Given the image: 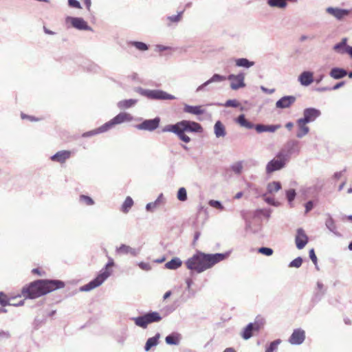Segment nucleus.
<instances>
[{
    "label": "nucleus",
    "instance_id": "46",
    "mask_svg": "<svg viewBox=\"0 0 352 352\" xmlns=\"http://www.w3.org/2000/svg\"><path fill=\"white\" fill-rule=\"evenodd\" d=\"M208 204H209L210 206H211L212 208H214L216 209H218L219 210H224V206H223L221 202L218 201V200L210 199L208 201Z\"/></svg>",
    "mask_w": 352,
    "mask_h": 352
},
{
    "label": "nucleus",
    "instance_id": "47",
    "mask_svg": "<svg viewBox=\"0 0 352 352\" xmlns=\"http://www.w3.org/2000/svg\"><path fill=\"white\" fill-rule=\"evenodd\" d=\"M11 304V300L8 298L6 295L3 292H0V305L3 307L10 305Z\"/></svg>",
    "mask_w": 352,
    "mask_h": 352
},
{
    "label": "nucleus",
    "instance_id": "31",
    "mask_svg": "<svg viewBox=\"0 0 352 352\" xmlns=\"http://www.w3.org/2000/svg\"><path fill=\"white\" fill-rule=\"evenodd\" d=\"M160 338V334L159 333H156L153 337L149 338L146 342L144 350L148 351L152 347L157 346Z\"/></svg>",
    "mask_w": 352,
    "mask_h": 352
},
{
    "label": "nucleus",
    "instance_id": "52",
    "mask_svg": "<svg viewBox=\"0 0 352 352\" xmlns=\"http://www.w3.org/2000/svg\"><path fill=\"white\" fill-rule=\"evenodd\" d=\"M182 14H183V11H181V12H178V14L176 15L168 16L167 17V19L169 20L172 23H177L181 20Z\"/></svg>",
    "mask_w": 352,
    "mask_h": 352
},
{
    "label": "nucleus",
    "instance_id": "49",
    "mask_svg": "<svg viewBox=\"0 0 352 352\" xmlns=\"http://www.w3.org/2000/svg\"><path fill=\"white\" fill-rule=\"evenodd\" d=\"M302 257L298 256L297 258H296L295 259H294L289 263V267L298 268L302 265Z\"/></svg>",
    "mask_w": 352,
    "mask_h": 352
},
{
    "label": "nucleus",
    "instance_id": "63",
    "mask_svg": "<svg viewBox=\"0 0 352 352\" xmlns=\"http://www.w3.org/2000/svg\"><path fill=\"white\" fill-rule=\"evenodd\" d=\"M21 117L22 119H28L30 121H37L38 120L37 118H34L33 116H28V115L24 114V113H21Z\"/></svg>",
    "mask_w": 352,
    "mask_h": 352
},
{
    "label": "nucleus",
    "instance_id": "17",
    "mask_svg": "<svg viewBox=\"0 0 352 352\" xmlns=\"http://www.w3.org/2000/svg\"><path fill=\"white\" fill-rule=\"evenodd\" d=\"M285 164L277 157L270 160L266 165V173L271 174L274 171L283 168Z\"/></svg>",
    "mask_w": 352,
    "mask_h": 352
},
{
    "label": "nucleus",
    "instance_id": "35",
    "mask_svg": "<svg viewBox=\"0 0 352 352\" xmlns=\"http://www.w3.org/2000/svg\"><path fill=\"white\" fill-rule=\"evenodd\" d=\"M276 157L283 162V163L286 165V164L289 161L291 156L287 153V151L283 147L276 154Z\"/></svg>",
    "mask_w": 352,
    "mask_h": 352
},
{
    "label": "nucleus",
    "instance_id": "45",
    "mask_svg": "<svg viewBox=\"0 0 352 352\" xmlns=\"http://www.w3.org/2000/svg\"><path fill=\"white\" fill-rule=\"evenodd\" d=\"M79 201L85 203L87 206H93L95 204L94 199L91 197L85 195H81L80 196Z\"/></svg>",
    "mask_w": 352,
    "mask_h": 352
},
{
    "label": "nucleus",
    "instance_id": "53",
    "mask_svg": "<svg viewBox=\"0 0 352 352\" xmlns=\"http://www.w3.org/2000/svg\"><path fill=\"white\" fill-rule=\"evenodd\" d=\"M309 258L312 261V262L314 263V265L316 266V268L317 270H319V268L318 267V264H317L318 259H317V256H316V255L315 254L314 249H313V248L309 250Z\"/></svg>",
    "mask_w": 352,
    "mask_h": 352
},
{
    "label": "nucleus",
    "instance_id": "56",
    "mask_svg": "<svg viewBox=\"0 0 352 352\" xmlns=\"http://www.w3.org/2000/svg\"><path fill=\"white\" fill-rule=\"evenodd\" d=\"M280 127V124L266 125V132L274 133Z\"/></svg>",
    "mask_w": 352,
    "mask_h": 352
},
{
    "label": "nucleus",
    "instance_id": "5",
    "mask_svg": "<svg viewBox=\"0 0 352 352\" xmlns=\"http://www.w3.org/2000/svg\"><path fill=\"white\" fill-rule=\"evenodd\" d=\"M133 91L142 96L152 100H172L176 98L162 89H148L141 87H136Z\"/></svg>",
    "mask_w": 352,
    "mask_h": 352
},
{
    "label": "nucleus",
    "instance_id": "3",
    "mask_svg": "<svg viewBox=\"0 0 352 352\" xmlns=\"http://www.w3.org/2000/svg\"><path fill=\"white\" fill-rule=\"evenodd\" d=\"M162 131V132L173 133L177 135L179 140L185 143H188L190 142V138L185 133H201L203 128L198 122L183 120L174 124L166 125Z\"/></svg>",
    "mask_w": 352,
    "mask_h": 352
},
{
    "label": "nucleus",
    "instance_id": "61",
    "mask_svg": "<svg viewBox=\"0 0 352 352\" xmlns=\"http://www.w3.org/2000/svg\"><path fill=\"white\" fill-rule=\"evenodd\" d=\"M261 89L263 92L265 93V94H273L274 91H275V89H267L264 86H261Z\"/></svg>",
    "mask_w": 352,
    "mask_h": 352
},
{
    "label": "nucleus",
    "instance_id": "30",
    "mask_svg": "<svg viewBox=\"0 0 352 352\" xmlns=\"http://www.w3.org/2000/svg\"><path fill=\"white\" fill-rule=\"evenodd\" d=\"M180 340L181 335L178 333H172L165 338L166 343L169 345H178Z\"/></svg>",
    "mask_w": 352,
    "mask_h": 352
},
{
    "label": "nucleus",
    "instance_id": "1",
    "mask_svg": "<svg viewBox=\"0 0 352 352\" xmlns=\"http://www.w3.org/2000/svg\"><path fill=\"white\" fill-rule=\"evenodd\" d=\"M64 287L65 283L62 280L38 279L23 286L21 296L26 299H34Z\"/></svg>",
    "mask_w": 352,
    "mask_h": 352
},
{
    "label": "nucleus",
    "instance_id": "13",
    "mask_svg": "<svg viewBox=\"0 0 352 352\" xmlns=\"http://www.w3.org/2000/svg\"><path fill=\"white\" fill-rule=\"evenodd\" d=\"M326 12L335 17L338 21H342L345 17L351 13L350 10L342 9L340 8L328 7Z\"/></svg>",
    "mask_w": 352,
    "mask_h": 352
},
{
    "label": "nucleus",
    "instance_id": "51",
    "mask_svg": "<svg viewBox=\"0 0 352 352\" xmlns=\"http://www.w3.org/2000/svg\"><path fill=\"white\" fill-rule=\"evenodd\" d=\"M239 105H240V103L235 99L228 100L224 104V107H226L236 108V107H239Z\"/></svg>",
    "mask_w": 352,
    "mask_h": 352
},
{
    "label": "nucleus",
    "instance_id": "7",
    "mask_svg": "<svg viewBox=\"0 0 352 352\" xmlns=\"http://www.w3.org/2000/svg\"><path fill=\"white\" fill-rule=\"evenodd\" d=\"M265 320L258 316L256 317L254 322L249 323L243 330L241 337L244 340L250 339L254 331H259L265 324Z\"/></svg>",
    "mask_w": 352,
    "mask_h": 352
},
{
    "label": "nucleus",
    "instance_id": "48",
    "mask_svg": "<svg viewBox=\"0 0 352 352\" xmlns=\"http://www.w3.org/2000/svg\"><path fill=\"white\" fill-rule=\"evenodd\" d=\"M258 252L263 255L270 256L273 254L274 250L271 248L261 247L258 249Z\"/></svg>",
    "mask_w": 352,
    "mask_h": 352
},
{
    "label": "nucleus",
    "instance_id": "14",
    "mask_svg": "<svg viewBox=\"0 0 352 352\" xmlns=\"http://www.w3.org/2000/svg\"><path fill=\"white\" fill-rule=\"evenodd\" d=\"M305 340V331L299 328L294 330L289 338V342L292 345H300Z\"/></svg>",
    "mask_w": 352,
    "mask_h": 352
},
{
    "label": "nucleus",
    "instance_id": "8",
    "mask_svg": "<svg viewBox=\"0 0 352 352\" xmlns=\"http://www.w3.org/2000/svg\"><path fill=\"white\" fill-rule=\"evenodd\" d=\"M108 278V274L105 272L99 273L98 276L87 284L80 287L81 292H89L101 285Z\"/></svg>",
    "mask_w": 352,
    "mask_h": 352
},
{
    "label": "nucleus",
    "instance_id": "43",
    "mask_svg": "<svg viewBox=\"0 0 352 352\" xmlns=\"http://www.w3.org/2000/svg\"><path fill=\"white\" fill-rule=\"evenodd\" d=\"M230 168H231V170L235 174L239 175L241 173L242 170H243V162L242 161L237 162L233 164Z\"/></svg>",
    "mask_w": 352,
    "mask_h": 352
},
{
    "label": "nucleus",
    "instance_id": "57",
    "mask_svg": "<svg viewBox=\"0 0 352 352\" xmlns=\"http://www.w3.org/2000/svg\"><path fill=\"white\" fill-rule=\"evenodd\" d=\"M254 129H255L256 132L258 133L266 132V125H265V124H256V125H254Z\"/></svg>",
    "mask_w": 352,
    "mask_h": 352
},
{
    "label": "nucleus",
    "instance_id": "12",
    "mask_svg": "<svg viewBox=\"0 0 352 352\" xmlns=\"http://www.w3.org/2000/svg\"><path fill=\"white\" fill-rule=\"evenodd\" d=\"M140 248H132L126 244H121L116 248V254L120 256L131 255L135 257L140 254Z\"/></svg>",
    "mask_w": 352,
    "mask_h": 352
},
{
    "label": "nucleus",
    "instance_id": "27",
    "mask_svg": "<svg viewBox=\"0 0 352 352\" xmlns=\"http://www.w3.org/2000/svg\"><path fill=\"white\" fill-rule=\"evenodd\" d=\"M327 219L325 221V226L327 228L336 236H340L341 234L337 231V226L334 219L332 218L330 214H327Z\"/></svg>",
    "mask_w": 352,
    "mask_h": 352
},
{
    "label": "nucleus",
    "instance_id": "59",
    "mask_svg": "<svg viewBox=\"0 0 352 352\" xmlns=\"http://www.w3.org/2000/svg\"><path fill=\"white\" fill-rule=\"evenodd\" d=\"M314 206V201L311 200L308 201L305 205V214H307L309 212H310Z\"/></svg>",
    "mask_w": 352,
    "mask_h": 352
},
{
    "label": "nucleus",
    "instance_id": "58",
    "mask_svg": "<svg viewBox=\"0 0 352 352\" xmlns=\"http://www.w3.org/2000/svg\"><path fill=\"white\" fill-rule=\"evenodd\" d=\"M68 5L71 8H81L80 3L77 0H68Z\"/></svg>",
    "mask_w": 352,
    "mask_h": 352
},
{
    "label": "nucleus",
    "instance_id": "36",
    "mask_svg": "<svg viewBox=\"0 0 352 352\" xmlns=\"http://www.w3.org/2000/svg\"><path fill=\"white\" fill-rule=\"evenodd\" d=\"M267 3L270 7L278 8H285L287 6L285 0H267Z\"/></svg>",
    "mask_w": 352,
    "mask_h": 352
},
{
    "label": "nucleus",
    "instance_id": "60",
    "mask_svg": "<svg viewBox=\"0 0 352 352\" xmlns=\"http://www.w3.org/2000/svg\"><path fill=\"white\" fill-rule=\"evenodd\" d=\"M265 201L268 204L274 206H277L278 205V204L276 201H275L274 199L272 197H266L265 199Z\"/></svg>",
    "mask_w": 352,
    "mask_h": 352
},
{
    "label": "nucleus",
    "instance_id": "42",
    "mask_svg": "<svg viewBox=\"0 0 352 352\" xmlns=\"http://www.w3.org/2000/svg\"><path fill=\"white\" fill-rule=\"evenodd\" d=\"M280 342L281 340L280 339H277L270 342V345L266 348L265 352H274L276 351Z\"/></svg>",
    "mask_w": 352,
    "mask_h": 352
},
{
    "label": "nucleus",
    "instance_id": "54",
    "mask_svg": "<svg viewBox=\"0 0 352 352\" xmlns=\"http://www.w3.org/2000/svg\"><path fill=\"white\" fill-rule=\"evenodd\" d=\"M346 43H347V38H343L342 39V41L338 43H336L334 46H333V50H338L344 47H346Z\"/></svg>",
    "mask_w": 352,
    "mask_h": 352
},
{
    "label": "nucleus",
    "instance_id": "29",
    "mask_svg": "<svg viewBox=\"0 0 352 352\" xmlns=\"http://www.w3.org/2000/svg\"><path fill=\"white\" fill-rule=\"evenodd\" d=\"M235 122L239 124L241 126L244 127L247 129H252L254 127V124L251 122L248 121L244 114L239 115L235 120Z\"/></svg>",
    "mask_w": 352,
    "mask_h": 352
},
{
    "label": "nucleus",
    "instance_id": "23",
    "mask_svg": "<svg viewBox=\"0 0 352 352\" xmlns=\"http://www.w3.org/2000/svg\"><path fill=\"white\" fill-rule=\"evenodd\" d=\"M298 131L296 133V137L298 138H302L305 136L309 132V127L307 126V123L298 119L296 121Z\"/></svg>",
    "mask_w": 352,
    "mask_h": 352
},
{
    "label": "nucleus",
    "instance_id": "15",
    "mask_svg": "<svg viewBox=\"0 0 352 352\" xmlns=\"http://www.w3.org/2000/svg\"><path fill=\"white\" fill-rule=\"evenodd\" d=\"M309 241L308 236L306 234L305 230L302 228H299L296 230L295 236V243L296 248L298 250H302L305 247Z\"/></svg>",
    "mask_w": 352,
    "mask_h": 352
},
{
    "label": "nucleus",
    "instance_id": "4",
    "mask_svg": "<svg viewBox=\"0 0 352 352\" xmlns=\"http://www.w3.org/2000/svg\"><path fill=\"white\" fill-rule=\"evenodd\" d=\"M226 79L231 81L230 87L233 90H237L245 87V84L244 82L245 74L242 72L239 73L236 75L230 74L227 78L225 76L214 74L210 78L197 87L196 92L212 90L213 87L210 86V85L212 83L221 82Z\"/></svg>",
    "mask_w": 352,
    "mask_h": 352
},
{
    "label": "nucleus",
    "instance_id": "62",
    "mask_svg": "<svg viewBox=\"0 0 352 352\" xmlns=\"http://www.w3.org/2000/svg\"><path fill=\"white\" fill-rule=\"evenodd\" d=\"M344 84H345L344 81L339 82L336 83L333 87H331V90H337V89H340V87H342V86H344Z\"/></svg>",
    "mask_w": 352,
    "mask_h": 352
},
{
    "label": "nucleus",
    "instance_id": "64",
    "mask_svg": "<svg viewBox=\"0 0 352 352\" xmlns=\"http://www.w3.org/2000/svg\"><path fill=\"white\" fill-rule=\"evenodd\" d=\"M32 272L34 274H37L40 276H42L45 274V272H42L38 268H34L32 270Z\"/></svg>",
    "mask_w": 352,
    "mask_h": 352
},
{
    "label": "nucleus",
    "instance_id": "10",
    "mask_svg": "<svg viewBox=\"0 0 352 352\" xmlns=\"http://www.w3.org/2000/svg\"><path fill=\"white\" fill-rule=\"evenodd\" d=\"M321 111L314 107L305 108L302 111L303 116L299 120L309 124L314 122L321 116Z\"/></svg>",
    "mask_w": 352,
    "mask_h": 352
},
{
    "label": "nucleus",
    "instance_id": "50",
    "mask_svg": "<svg viewBox=\"0 0 352 352\" xmlns=\"http://www.w3.org/2000/svg\"><path fill=\"white\" fill-rule=\"evenodd\" d=\"M296 192L294 189H289L286 192V197L289 203L293 201L296 197Z\"/></svg>",
    "mask_w": 352,
    "mask_h": 352
},
{
    "label": "nucleus",
    "instance_id": "9",
    "mask_svg": "<svg viewBox=\"0 0 352 352\" xmlns=\"http://www.w3.org/2000/svg\"><path fill=\"white\" fill-rule=\"evenodd\" d=\"M133 116L126 112H120L109 122L104 123L107 131L111 129L116 124H120L125 122H131Z\"/></svg>",
    "mask_w": 352,
    "mask_h": 352
},
{
    "label": "nucleus",
    "instance_id": "41",
    "mask_svg": "<svg viewBox=\"0 0 352 352\" xmlns=\"http://www.w3.org/2000/svg\"><path fill=\"white\" fill-rule=\"evenodd\" d=\"M177 198L180 201H186L188 199L187 191L184 187H181L179 188L177 193Z\"/></svg>",
    "mask_w": 352,
    "mask_h": 352
},
{
    "label": "nucleus",
    "instance_id": "34",
    "mask_svg": "<svg viewBox=\"0 0 352 352\" xmlns=\"http://www.w3.org/2000/svg\"><path fill=\"white\" fill-rule=\"evenodd\" d=\"M107 131L104 124L100 126V127L95 129L94 130H91L89 131L83 133L82 135V137L83 138H89L96 135H98L99 133H104Z\"/></svg>",
    "mask_w": 352,
    "mask_h": 352
},
{
    "label": "nucleus",
    "instance_id": "38",
    "mask_svg": "<svg viewBox=\"0 0 352 352\" xmlns=\"http://www.w3.org/2000/svg\"><path fill=\"white\" fill-rule=\"evenodd\" d=\"M133 201L132 198L131 197H127L122 205L121 210L124 213H127L129 211V210L131 209V208L133 206Z\"/></svg>",
    "mask_w": 352,
    "mask_h": 352
},
{
    "label": "nucleus",
    "instance_id": "6",
    "mask_svg": "<svg viewBox=\"0 0 352 352\" xmlns=\"http://www.w3.org/2000/svg\"><path fill=\"white\" fill-rule=\"evenodd\" d=\"M162 317L157 311H148L144 314L132 318L136 326L146 329L148 324L161 321Z\"/></svg>",
    "mask_w": 352,
    "mask_h": 352
},
{
    "label": "nucleus",
    "instance_id": "11",
    "mask_svg": "<svg viewBox=\"0 0 352 352\" xmlns=\"http://www.w3.org/2000/svg\"><path fill=\"white\" fill-rule=\"evenodd\" d=\"M160 118L155 117L153 119H148L143 120L140 124L135 126L138 130H144L148 131H153L159 127Z\"/></svg>",
    "mask_w": 352,
    "mask_h": 352
},
{
    "label": "nucleus",
    "instance_id": "40",
    "mask_svg": "<svg viewBox=\"0 0 352 352\" xmlns=\"http://www.w3.org/2000/svg\"><path fill=\"white\" fill-rule=\"evenodd\" d=\"M129 44L140 51H146L148 49V45L141 41H131Z\"/></svg>",
    "mask_w": 352,
    "mask_h": 352
},
{
    "label": "nucleus",
    "instance_id": "18",
    "mask_svg": "<svg viewBox=\"0 0 352 352\" xmlns=\"http://www.w3.org/2000/svg\"><path fill=\"white\" fill-rule=\"evenodd\" d=\"M296 100L294 96H285L280 98L276 102V107L278 109H286L290 107Z\"/></svg>",
    "mask_w": 352,
    "mask_h": 352
},
{
    "label": "nucleus",
    "instance_id": "37",
    "mask_svg": "<svg viewBox=\"0 0 352 352\" xmlns=\"http://www.w3.org/2000/svg\"><path fill=\"white\" fill-rule=\"evenodd\" d=\"M281 189V184L280 182H272L267 184V190L269 193L278 192Z\"/></svg>",
    "mask_w": 352,
    "mask_h": 352
},
{
    "label": "nucleus",
    "instance_id": "28",
    "mask_svg": "<svg viewBox=\"0 0 352 352\" xmlns=\"http://www.w3.org/2000/svg\"><path fill=\"white\" fill-rule=\"evenodd\" d=\"M138 100L130 98L120 100L118 102L117 106L120 109H126L136 105Z\"/></svg>",
    "mask_w": 352,
    "mask_h": 352
},
{
    "label": "nucleus",
    "instance_id": "22",
    "mask_svg": "<svg viewBox=\"0 0 352 352\" xmlns=\"http://www.w3.org/2000/svg\"><path fill=\"white\" fill-rule=\"evenodd\" d=\"M166 199L162 193H160L156 200L153 202L148 203L146 206V210L149 212H153L155 208L164 205Z\"/></svg>",
    "mask_w": 352,
    "mask_h": 352
},
{
    "label": "nucleus",
    "instance_id": "33",
    "mask_svg": "<svg viewBox=\"0 0 352 352\" xmlns=\"http://www.w3.org/2000/svg\"><path fill=\"white\" fill-rule=\"evenodd\" d=\"M182 265L181 259L178 257L173 258L170 261L165 264V267L169 270H177Z\"/></svg>",
    "mask_w": 352,
    "mask_h": 352
},
{
    "label": "nucleus",
    "instance_id": "55",
    "mask_svg": "<svg viewBox=\"0 0 352 352\" xmlns=\"http://www.w3.org/2000/svg\"><path fill=\"white\" fill-rule=\"evenodd\" d=\"M139 267L144 271H150L151 270V265L148 263L139 262L138 263Z\"/></svg>",
    "mask_w": 352,
    "mask_h": 352
},
{
    "label": "nucleus",
    "instance_id": "44",
    "mask_svg": "<svg viewBox=\"0 0 352 352\" xmlns=\"http://www.w3.org/2000/svg\"><path fill=\"white\" fill-rule=\"evenodd\" d=\"M114 265V261L113 259L110 258L108 263L105 265V266L100 271L99 273L105 272L106 274H108V278L111 274V270H109V267H113Z\"/></svg>",
    "mask_w": 352,
    "mask_h": 352
},
{
    "label": "nucleus",
    "instance_id": "32",
    "mask_svg": "<svg viewBox=\"0 0 352 352\" xmlns=\"http://www.w3.org/2000/svg\"><path fill=\"white\" fill-rule=\"evenodd\" d=\"M235 65L239 67L248 69L254 65V62L245 58H240L235 60Z\"/></svg>",
    "mask_w": 352,
    "mask_h": 352
},
{
    "label": "nucleus",
    "instance_id": "25",
    "mask_svg": "<svg viewBox=\"0 0 352 352\" xmlns=\"http://www.w3.org/2000/svg\"><path fill=\"white\" fill-rule=\"evenodd\" d=\"M329 76L335 80H339L347 76V72L343 68L333 67L329 72Z\"/></svg>",
    "mask_w": 352,
    "mask_h": 352
},
{
    "label": "nucleus",
    "instance_id": "20",
    "mask_svg": "<svg viewBox=\"0 0 352 352\" xmlns=\"http://www.w3.org/2000/svg\"><path fill=\"white\" fill-rule=\"evenodd\" d=\"M72 152L70 151L63 150L58 151L56 153L51 156L50 159L53 162L63 164L70 158Z\"/></svg>",
    "mask_w": 352,
    "mask_h": 352
},
{
    "label": "nucleus",
    "instance_id": "19",
    "mask_svg": "<svg viewBox=\"0 0 352 352\" xmlns=\"http://www.w3.org/2000/svg\"><path fill=\"white\" fill-rule=\"evenodd\" d=\"M283 147L291 157L293 155H298L300 153L299 142L298 140H289L286 142Z\"/></svg>",
    "mask_w": 352,
    "mask_h": 352
},
{
    "label": "nucleus",
    "instance_id": "21",
    "mask_svg": "<svg viewBox=\"0 0 352 352\" xmlns=\"http://www.w3.org/2000/svg\"><path fill=\"white\" fill-rule=\"evenodd\" d=\"M298 80L301 85L307 87L314 81V73L310 71H305L299 75Z\"/></svg>",
    "mask_w": 352,
    "mask_h": 352
},
{
    "label": "nucleus",
    "instance_id": "26",
    "mask_svg": "<svg viewBox=\"0 0 352 352\" xmlns=\"http://www.w3.org/2000/svg\"><path fill=\"white\" fill-rule=\"evenodd\" d=\"M214 133L217 138H224L226 135V127L220 120H217L214 125Z\"/></svg>",
    "mask_w": 352,
    "mask_h": 352
},
{
    "label": "nucleus",
    "instance_id": "16",
    "mask_svg": "<svg viewBox=\"0 0 352 352\" xmlns=\"http://www.w3.org/2000/svg\"><path fill=\"white\" fill-rule=\"evenodd\" d=\"M66 22H70L72 25L77 30H90L91 28L87 25V23L80 17L67 16Z\"/></svg>",
    "mask_w": 352,
    "mask_h": 352
},
{
    "label": "nucleus",
    "instance_id": "24",
    "mask_svg": "<svg viewBox=\"0 0 352 352\" xmlns=\"http://www.w3.org/2000/svg\"><path fill=\"white\" fill-rule=\"evenodd\" d=\"M184 112L190 113L196 116H200L205 113V110L201 106H192L189 104H184Z\"/></svg>",
    "mask_w": 352,
    "mask_h": 352
},
{
    "label": "nucleus",
    "instance_id": "2",
    "mask_svg": "<svg viewBox=\"0 0 352 352\" xmlns=\"http://www.w3.org/2000/svg\"><path fill=\"white\" fill-rule=\"evenodd\" d=\"M230 254V251L225 253L215 254H206L197 252L192 257L187 259L185 264L188 270H194L197 273H201L227 258Z\"/></svg>",
    "mask_w": 352,
    "mask_h": 352
},
{
    "label": "nucleus",
    "instance_id": "39",
    "mask_svg": "<svg viewBox=\"0 0 352 352\" xmlns=\"http://www.w3.org/2000/svg\"><path fill=\"white\" fill-rule=\"evenodd\" d=\"M317 288L320 291V292L317 293L314 298V300H316V302L320 301L322 299V297L325 294V289H324V285L322 283L318 281L317 282Z\"/></svg>",
    "mask_w": 352,
    "mask_h": 352
}]
</instances>
